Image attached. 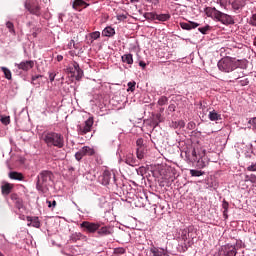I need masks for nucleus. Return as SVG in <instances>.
<instances>
[{
	"label": "nucleus",
	"instance_id": "8",
	"mask_svg": "<svg viewBox=\"0 0 256 256\" xmlns=\"http://www.w3.org/2000/svg\"><path fill=\"white\" fill-rule=\"evenodd\" d=\"M93 155H95V149L89 146H84L78 152H76L75 159L77 161H81V159L84 157H93Z\"/></svg>",
	"mask_w": 256,
	"mask_h": 256
},
{
	"label": "nucleus",
	"instance_id": "33",
	"mask_svg": "<svg viewBox=\"0 0 256 256\" xmlns=\"http://www.w3.org/2000/svg\"><path fill=\"white\" fill-rule=\"evenodd\" d=\"M47 207L49 209H53L54 207H57V201H55V198L50 197L46 200Z\"/></svg>",
	"mask_w": 256,
	"mask_h": 256
},
{
	"label": "nucleus",
	"instance_id": "5",
	"mask_svg": "<svg viewBox=\"0 0 256 256\" xmlns=\"http://www.w3.org/2000/svg\"><path fill=\"white\" fill-rule=\"evenodd\" d=\"M218 69L223 73H231L232 71H235L234 58H231L229 56L222 58L218 62Z\"/></svg>",
	"mask_w": 256,
	"mask_h": 256
},
{
	"label": "nucleus",
	"instance_id": "43",
	"mask_svg": "<svg viewBox=\"0 0 256 256\" xmlns=\"http://www.w3.org/2000/svg\"><path fill=\"white\" fill-rule=\"evenodd\" d=\"M136 155H137V158H138V159H143V157H145V155H144V153H143V147H139V148L137 149Z\"/></svg>",
	"mask_w": 256,
	"mask_h": 256
},
{
	"label": "nucleus",
	"instance_id": "53",
	"mask_svg": "<svg viewBox=\"0 0 256 256\" xmlns=\"http://www.w3.org/2000/svg\"><path fill=\"white\" fill-rule=\"evenodd\" d=\"M118 21H125L127 19V14H120L117 16Z\"/></svg>",
	"mask_w": 256,
	"mask_h": 256
},
{
	"label": "nucleus",
	"instance_id": "2",
	"mask_svg": "<svg viewBox=\"0 0 256 256\" xmlns=\"http://www.w3.org/2000/svg\"><path fill=\"white\" fill-rule=\"evenodd\" d=\"M204 13L207 17L219 21L222 25H235V19H233L231 15L223 13L215 7H206Z\"/></svg>",
	"mask_w": 256,
	"mask_h": 256
},
{
	"label": "nucleus",
	"instance_id": "49",
	"mask_svg": "<svg viewBox=\"0 0 256 256\" xmlns=\"http://www.w3.org/2000/svg\"><path fill=\"white\" fill-rule=\"evenodd\" d=\"M249 125H252V129L254 131H256V117L254 118H251L249 121H248Z\"/></svg>",
	"mask_w": 256,
	"mask_h": 256
},
{
	"label": "nucleus",
	"instance_id": "12",
	"mask_svg": "<svg viewBox=\"0 0 256 256\" xmlns=\"http://www.w3.org/2000/svg\"><path fill=\"white\" fill-rule=\"evenodd\" d=\"M111 179L115 181V174L111 173L109 170L104 171L99 177V181L102 185H109V183H111Z\"/></svg>",
	"mask_w": 256,
	"mask_h": 256
},
{
	"label": "nucleus",
	"instance_id": "15",
	"mask_svg": "<svg viewBox=\"0 0 256 256\" xmlns=\"http://www.w3.org/2000/svg\"><path fill=\"white\" fill-rule=\"evenodd\" d=\"M26 221L28 223V227H35L36 229H39V227H41L39 217L27 216Z\"/></svg>",
	"mask_w": 256,
	"mask_h": 256
},
{
	"label": "nucleus",
	"instance_id": "41",
	"mask_svg": "<svg viewBox=\"0 0 256 256\" xmlns=\"http://www.w3.org/2000/svg\"><path fill=\"white\" fill-rule=\"evenodd\" d=\"M167 101H168L167 97L162 96L158 100V105H160V107H163V105H167Z\"/></svg>",
	"mask_w": 256,
	"mask_h": 256
},
{
	"label": "nucleus",
	"instance_id": "16",
	"mask_svg": "<svg viewBox=\"0 0 256 256\" xmlns=\"http://www.w3.org/2000/svg\"><path fill=\"white\" fill-rule=\"evenodd\" d=\"M160 175H162V179H166L167 181H173L175 177L173 176V169H162L160 171Z\"/></svg>",
	"mask_w": 256,
	"mask_h": 256
},
{
	"label": "nucleus",
	"instance_id": "17",
	"mask_svg": "<svg viewBox=\"0 0 256 256\" xmlns=\"http://www.w3.org/2000/svg\"><path fill=\"white\" fill-rule=\"evenodd\" d=\"M181 29H184V31H191V29H197L199 27V23L197 22H180Z\"/></svg>",
	"mask_w": 256,
	"mask_h": 256
},
{
	"label": "nucleus",
	"instance_id": "55",
	"mask_svg": "<svg viewBox=\"0 0 256 256\" xmlns=\"http://www.w3.org/2000/svg\"><path fill=\"white\" fill-rule=\"evenodd\" d=\"M247 171H256V163H252L247 167Z\"/></svg>",
	"mask_w": 256,
	"mask_h": 256
},
{
	"label": "nucleus",
	"instance_id": "4",
	"mask_svg": "<svg viewBox=\"0 0 256 256\" xmlns=\"http://www.w3.org/2000/svg\"><path fill=\"white\" fill-rule=\"evenodd\" d=\"M44 142L48 147H57V149H63L65 147V138L61 133L48 132L44 135Z\"/></svg>",
	"mask_w": 256,
	"mask_h": 256
},
{
	"label": "nucleus",
	"instance_id": "37",
	"mask_svg": "<svg viewBox=\"0 0 256 256\" xmlns=\"http://www.w3.org/2000/svg\"><path fill=\"white\" fill-rule=\"evenodd\" d=\"M6 27L9 29V32L12 33V35H15V25H13V22H6Z\"/></svg>",
	"mask_w": 256,
	"mask_h": 256
},
{
	"label": "nucleus",
	"instance_id": "58",
	"mask_svg": "<svg viewBox=\"0 0 256 256\" xmlns=\"http://www.w3.org/2000/svg\"><path fill=\"white\" fill-rule=\"evenodd\" d=\"M71 47H75V40H71L68 44V49H71Z\"/></svg>",
	"mask_w": 256,
	"mask_h": 256
},
{
	"label": "nucleus",
	"instance_id": "50",
	"mask_svg": "<svg viewBox=\"0 0 256 256\" xmlns=\"http://www.w3.org/2000/svg\"><path fill=\"white\" fill-rule=\"evenodd\" d=\"M135 85H137V83L135 81L129 82L128 83V91H131V92L135 91Z\"/></svg>",
	"mask_w": 256,
	"mask_h": 256
},
{
	"label": "nucleus",
	"instance_id": "59",
	"mask_svg": "<svg viewBox=\"0 0 256 256\" xmlns=\"http://www.w3.org/2000/svg\"><path fill=\"white\" fill-rule=\"evenodd\" d=\"M159 123H161V122H159L155 119L152 120V125H154V127H159Z\"/></svg>",
	"mask_w": 256,
	"mask_h": 256
},
{
	"label": "nucleus",
	"instance_id": "19",
	"mask_svg": "<svg viewBox=\"0 0 256 256\" xmlns=\"http://www.w3.org/2000/svg\"><path fill=\"white\" fill-rule=\"evenodd\" d=\"M150 253H152L153 256H169L167 255V250L165 248H159L155 246L150 248Z\"/></svg>",
	"mask_w": 256,
	"mask_h": 256
},
{
	"label": "nucleus",
	"instance_id": "3",
	"mask_svg": "<svg viewBox=\"0 0 256 256\" xmlns=\"http://www.w3.org/2000/svg\"><path fill=\"white\" fill-rule=\"evenodd\" d=\"M54 177L55 176L53 175V172L49 170H43L42 172H40L37 176V190L41 191V193L49 192V187L51 186V183H53Z\"/></svg>",
	"mask_w": 256,
	"mask_h": 256
},
{
	"label": "nucleus",
	"instance_id": "45",
	"mask_svg": "<svg viewBox=\"0 0 256 256\" xmlns=\"http://www.w3.org/2000/svg\"><path fill=\"white\" fill-rule=\"evenodd\" d=\"M90 36H91V39L97 40L99 39V37H101V32L99 31L92 32Z\"/></svg>",
	"mask_w": 256,
	"mask_h": 256
},
{
	"label": "nucleus",
	"instance_id": "24",
	"mask_svg": "<svg viewBox=\"0 0 256 256\" xmlns=\"http://www.w3.org/2000/svg\"><path fill=\"white\" fill-rule=\"evenodd\" d=\"M81 239H85V235H83L81 232H76L70 237V241H72V243H77V241H81Z\"/></svg>",
	"mask_w": 256,
	"mask_h": 256
},
{
	"label": "nucleus",
	"instance_id": "52",
	"mask_svg": "<svg viewBox=\"0 0 256 256\" xmlns=\"http://www.w3.org/2000/svg\"><path fill=\"white\" fill-rule=\"evenodd\" d=\"M154 120L159 121V123H163V116L160 113L156 114Z\"/></svg>",
	"mask_w": 256,
	"mask_h": 256
},
{
	"label": "nucleus",
	"instance_id": "29",
	"mask_svg": "<svg viewBox=\"0 0 256 256\" xmlns=\"http://www.w3.org/2000/svg\"><path fill=\"white\" fill-rule=\"evenodd\" d=\"M122 61L128 65H133V54H124L122 56Z\"/></svg>",
	"mask_w": 256,
	"mask_h": 256
},
{
	"label": "nucleus",
	"instance_id": "27",
	"mask_svg": "<svg viewBox=\"0 0 256 256\" xmlns=\"http://www.w3.org/2000/svg\"><path fill=\"white\" fill-rule=\"evenodd\" d=\"M244 6L245 2H243L242 0H235L232 3V8L234 9V11H239V9H243Z\"/></svg>",
	"mask_w": 256,
	"mask_h": 256
},
{
	"label": "nucleus",
	"instance_id": "22",
	"mask_svg": "<svg viewBox=\"0 0 256 256\" xmlns=\"http://www.w3.org/2000/svg\"><path fill=\"white\" fill-rule=\"evenodd\" d=\"M234 69H247V60H237L234 58Z\"/></svg>",
	"mask_w": 256,
	"mask_h": 256
},
{
	"label": "nucleus",
	"instance_id": "63",
	"mask_svg": "<svg viewBox=\"0 0 256 256\" xmlns=\"http://www.w3.org/2000/svg\"><path fill=\"white\" fill-rule=\"evenodd\" d=\"M33 37H37V32L32 33Z\"/></svg>",
	"mask_w": 256,
	"mask_h": 256
},
{
	"label": "nucleus",
	"instance_id": "64",
	"mask_svg": "<svg viewBox=\"0 0 256 256\" xmlns=\"http://www.w3.org/2000/svg\"><path fill=\"white\" fill-rule=\"evenodd\" d=\"M70 171H74V169H73V168H70Z\"/></svg>",
	"mask_w": 256,
	"mask_h": 256
},
{
	"label": "nucleus",
	"instance_id": "39",
	"mask_svg": "<svg viewBox=\"0 0 256 256\" xmlns=\"http://www.w3.org/2000/svg\"><path fill=\"white\" fill-rule=\"evenodd\" d=\"M0 121H1V123H3V125H9V123H11V117L1 116Z\"/></svg>",
	"mask_w": 256,
	"mask_h": 256
},
{
	"label": "nucleus",
	"instance_id": "44",
	"mask_svg": "<svg viewBox=\"0 0 256 256\" xmlns=\"http://www.w3.org/2000/svg\"><path fill=\"white\" fill-rule=\"evenodd\" d=\"M197 163H198V167L200 169H204V167H207V162H205V160H203V158L199 159Z\"/></svg>",
	"mask_w": 256,
	"mask_h": 256
},
{
	"label": "nucleus",
	"instance_id": "32",
	"mask_svg": "<svg viewBox=\"0 0 256 256\" xmlns=\"http://www.w3.org/2000/svg\"><path fill=\"white\" fill-rule=\"evenodd\" d=\"M156 19L157 21H169V19H171V15L170 14H156Z\"/></svg>",
	"mask_w": 256,
	"mask_h": 256
},
{
	"label": "nucleus",
	"instance_id": "36",
	"mask_svg": "<svg viewBox=\"0 0 256 256\" xmlns=\"http://www.w3.org/2000/svg\"><path fill=\"white\" fill-rule=\"evenodd\" d=\"M191 177H201V175H205V172L201 170H190Z\"/></svg>",
	"mask_w": 256,
	"mask_h": 256
},
{
	"label": "nucleus",
	"instance_id": "35",
	"mask_svg": "<svg viewBox=\"0 0 256 256\" xmlns=\"http://www.w3.org/2000/svg\"><path fill=\"white\" fill-rule=\"evenodd\" d=\"M244 181H250V183H256V175L255 174H246L244 177Z\"/></svg>",
	"mask_w": 256,
	"mask_h": 256
},
{
	"label": "nucleus",
	"instance_id": "42",
	"mask_svg": "<svg viewBox=\"0 0 256 256\" xmlns=\"http://www.w3.org/2000/svg\"><path fill=\"white\" fill-rule=\"evenodd\" d=\"M42 77H43L42 75L32 76V84L39 85V79H41Z\"/></svg>",
	"mask_w": 256,
	"mask_h": 256
},
{
	"label": "nucleus",
	"instance_id": "57",
	"mask_svg": "<svg viewBox=\"0 0 256 256\" xmlns=\"http://www.w3.org/2000/svg\"><path fill=\"white\" fill-rule=\"evenodd\" d=\"M49 80H50L51 83H53L55 81V74L50 73L49 74Z\"/></svg>",
	"mask_w": 256,
	"mask_h": 256
},
{
	"label": "nucleus",
	"instance_id": "48",
	"mask_svg": "<svg viewBox=\"0 0 256 256\" xmlns=\"http://www.w3.org/2000/svg\"><path fill=\"white\" fill-rule=\"evenodd\" d=\"M81 68L79 67V63L74 62L73 63V68L72 71H70V73H73V75H75V71H79Z\"/></svg>",
	"mask_w": 256,
	"mask_h": 256
},
{
	"label": "nucleus",
	"instance_id": "23",
	"mask_svg": "<svg viewBox=\"0 0 256 256\" xmlns=\"http://www.w3.org/2000/svg\"><path fill=\"white\" fill-rule=\"evenodd\" d=\"M208 119H210V121H221V114L217 113V111L212 110L209 112L208 114Z\"/></svg>",
	"mask_w": 256,
	"mask_h": 256
},
{
	"label": "nucleus",
	"instance_id": "34",
	"mask_svg": "<svg viewBox=\"0 0 256 256\" xmlns=\"http://www.w3.org/2000/svg\"><path fill=\"white\" fill-rule=\"evenodd\" d=\"M1 71L4 73L5 78L8 79V81H11V79H13L11 70H9L7 67H1Z\"/></svg>",
	"mask_w": 256,
	"mask_h": 256
},
{
	"label": "nucleus",
	"instance_id": "28",
	"mask_svg": "<svg viewBox=\"0 0 256 256\" xmlns=\"http://www.w3.org/2000/svg\"><path fill=\"white\" fill-rule=\"evenodd\" d=\"M102 35H104V37H113V35H115V29H113L112 27H106L102 31Z\"/></svg>",
	"mask_w": 256,
	"mask_h": 256
},
{
	"label": "nucleus",
	"instance_id": "31",
	"mask_svg": "<svg viewBox=\"0 0 256 256\" xmlns=\"http://www.w3.org/2000/svg\"><path fill=\"white\" fill-rule=\"evenodd\" d=\"M143 17L147 21H155V19H157V14H155L153 12H146L143 14Z\"/></svg>",
	"mask_w": 256,
	"mask_h": 256
},
{
	"label": "nucleus",
	"instance_id": "11",
	"mask_svg": "<svg viewBox=\"0 0 256 256\" xmlns=\"http://www.w3.org/2000/svg\"><path fill=\"white\" fill-rule=\"evenodd\" d=\"M5 198L8 200L10 199V201H12L15 204L17 209H23V200L19 198L17 193H7L5 194Z\"/></svg>",
	"mask_w": 256,
	"mask_h": 256
},
{
	"label": "nucleus",
	"instance_id": "40",
	"mask_svg": "<svg viewBox=\"0 0 256 256\" xmlns=\"http://www.w3.org/2000/svg\"><path fill=\"white\" fill-rule=\"evenodd\" d=\"M209 29H211V26L206 25L204 27L198 28V31H200V33H202V35H207V31H209Z\"/></svg>",
	"mask_w": 256,
	"mask_h": 256
},
{
	"label": "nucleus",
	"instance_id": "56",
	"mask_svg": "<svg viewBox=\"0 0 256 256\" xmlns=\"http://www.w3.org/2000/svg\"><path fill=\"white\" fill-rule=\"evenodd\" d=\"M136 145H137L138 147H143V139H142V138L138 139V140L136 141Z\"/></svg>",
	"mask_w": 256,
	"mask_h": 256
},
{
	"label": "nucleus",
	"instance_id": "46",
	"mask_svg": "<svg viewBox=\"0 0 256 256\" xmlns=\"http://www.w3.org/2000/svg\"><path fill=\"white\" fill-rule=\"evenodd\" d=\"M249 25H252V27H256V13L250 17Z\"/></svg>",
	"mask_w": 256,
	"mask_h": 256
},
{
	"label": "nucleus",
	"instance_id": "6",
	"mask_svg": "<svg viewBox=\"0 0 256 256\" xmlns=\"http://www.w3.org/2000/svg\"><path fill=\"white\" fill-rule=\"evenodd\" d=\"M180 237L184 242L193 240L197 237V229L194 226H188L181 230Z\"/></svg>",
	"mask_w": 256,
	"mask_h": 256
},
{
	"label": "nucleus",
	"instance_id": "30",
	"mask_svg": "<svg viewBox=\"0 0 256 256\" xmlns=\"http://www.w3.org/2000/svg\"><path fill=\"white\" fill-rule=\"evenodd\" d=\"M125 164L133 167V165H135V156H133L131 153L128 154L125 158Z\"/></svg>",
	"mask_w": 256,
	"mask_h": 256
},
{
	"label": "nucleus",
	"instance_id": "47",
	"mask_svg": "<svg viewBox=\"0 0 256 256\" xmlns=\"http://www.w3.org/2000/svg\"><path fill=\"white\" fill-rule=\"evenodd\" d=\"M145 173H147V168L142 166L139 169H137V174L141 175V177H143V175H145Z\"/></svg>",
	"mask_w": 256,
	"mask_h": 256
},
{
	"label": "nucleus",
	"instance_id": "13",
	"mask_svg": "<svg viewBox=\"0 0 256 256\" xmlns=\"http://www.w3.org/2000/svg\"><path fill=\"white\" fill-rule=\"evenodd\" d=\"M17 69H20L21 71H31L35 67V62L33 60H26L22 61L19 64H15Z\"/></svg>",
	"mask_w": 256,
	"mask_h": 256
},
{
	"label": "nucleus",
	"instance_id": "10",
	"mask_svg": "<svg viewBox=\"0 0 256 256\" xmlns=\"http://www.w3.org/2000/svg\"><path fill=\"white\" fill-rule=\"evenodd\" d=\"M93 117H89L84 125H79L78 126V133L80 135H87V133H91V128L93 127Z\"/></svg>",
	"mask_w": 256,
	"mask_h": 256
},
{
	"label": "nucleus",
	"instance_id": "21",
	"mask_svg": "<svg viewBox=\"0 0 256 256\" xmlns=\"http://www.w3.org/2000/svg\"><path fill=\"white\" fill-rule=\"evenodd\" d=\"M8 176L14 181H23L25 179V176H23V173L21 172L12 171Z\"/></svg>",
	"mask_w": 256,
	"mask_h": 256
},
{
	"label": "nucleus",
	"instance_id": "26",
	"mask_svg": "<svg viewBox=\"0 0 256 256\" xmlns=\"http://www.w3.org/2000/svg\"><path fill=\"white\" fill-rule=\"evenodd\" d=\"M222 209H223V217L224 219H228L229 215V202L227 200H223L222 202Z\"/></svg>",
	"mask_w": 256,
	"mask_h": 256
},
{
	"label": "nucleus",
	"instance_id": "54",
	"mask_svg": "<svg viewBox=\"0 0 256 256\" xmlns=\"http://www.w3.org/2000/svg\"><path fill=\"white\" fill-rule=\"evenodd\" d=\"M115 253H118L119 255H124L125 248H116Z\"/></svg>",
	"mask_w": 256,
	"mask_h": 256
},
{
	"label": "nucleus",
	"instance_id": "25",
	"mask_svg": "<svg viewBox=\"0 0 256 256\" xmlns=\"http://www.w3.org/2000/svg\"><path fill=\"white\" fill-rule=\"evenodd\" d=\"M1 191H2V193H11V191H13V184L4 182L1 185Z\"/></svg>",
	"mask_w": 256,
	"mask_h": 256
},
{
	"label": "nucleus",
	"instance_id": "60",
	"mask_svg": "<svg viewBox=\"0 0 256 256\" xmlns=\"http://www.w3.org/2000/svg\"><path fill=\"white\" fill-rule=\"evenodd\" d=\"M139 65H140V67H142V69H145L147 67V64L143 61H140Z\"/></svg>",
	"mask_w": 256,
	"mask_h": 256
},
{
	"label": "nucleus",
	"instance_id": "9",
	"mask_svg": "<svg viewBox=\"0 0 256 256\" xmlns=\"http://www.w3.org/2000/svg\"><path fill=\"white\" fill-rule=\"evenodd\" d=\"M237 247L233 244H225L219 250V256H236Z\"/></svg>",
	"mask_w": 256,
	"mask_h": 256
},
{
	"label": "nucleus",
	"instance_id": "14",
	"mask_svg": "<svg viewBox=\"0 0 256 256\" xmlns=\"http://www.w3.org/2000/svg\"><path fill=\"white\" fill-rule=\"evenodd\" d=\"M134 205L135 207H143L147 202V193H138L135 196Z\"/></svg>",
	"mask_w": 256,
	"mask_h": 256
},
{
	"label": "nucleus",
	"instance_id": "20",
	"mask_svg": "<svg viewBox=\"0 0 256 256\" xmlns=\"http://www.w3.org/2000/svg\"><path fill=\"white\" fill-rule=\"evenodd\" d=\"M135 196V193H122L120 195L122 201H126V203H133V205H135Z\"/></svg>",
	"mask_w": 256,
	"mask_h": 256
},
{
	"label": "nucleus",
	"instance_id": "51",
	"mask_svg": "<svg viewBox=\"0 0 256 256\" xmlns=\"http://www.w3.org/2000/svg\"><path fill=\"white\" fill-rule=\"evenodd\" d=\"M242 77H245V73L243 71L234 73V79H241Z\"/></svg>",
	"mask_w": 256,
	"mask_h": 256
},
{
	"label": "nucleus",
	"instance_id": "62",
	"mask_svg": "<svg viewBox=\"0 0 256 256\" xmlns=\"http://www.w3.org/2000/svg\"><path fill=\"white\" fill-rule=\"evenodd\" d=\"M193 157H197V152L195 150L192 151Z\"/></svg>",
	"mask_w": 256,
	"mask_h": 256
},
{
	"label": "nucleus",
	"instance_id": "61",
	"mask_svg": "<svg viewBox=\"0 0 256 256\" xmlns=\"http://www.w3.org/2000/svg\"><path fill=\"white\" fill-rule=\"evenodd\" d=\"M62 59H63V55H58V56H57V61H58V62H61Z\"/></svg>",
	"mask_w": 256,
	"mask_h": 256
},
{
	"label": "nucleus",
	"instance_id": "7",
	"mask_svg": "<svg viewBox=\"0 0 256 256\" xmlns=\"http://www.w3.org/2000/svg\"><path fill=\"white\" fill-rule=\"evenodd\" d=\"M25 7L32 15L39 17L41 15V7H39V2L36 0H28L25 2Z\"/></svg>",
	"mask_w": 256,
	"mask_h": 256
},
{
	"label": "nucleus",
	"instance_id": "1",
	"mask_svg": "<svg viewBox=\"0 0 256 256\" xmlns=\"http://www.w3.org/2000/svg\"><path fill=\"white\" fill-rule=\"evenodd\" d=\"M80 227L85 233H97L98 237H107L108 235H113V228L105 225V223L101 221H83L80 224Z\"/></svg>",
	"mask_w": 256,
	"mask_h": 256
},
{
	"label": "nucleus",
	"instance_id": "18",
	"mask_svg": "<svg viewBox=\"0 0 256 256\" xmlns=\"http://www.w3.org/2000/svg\"><path fill=\"white\" fill-rule=\"evenodd\" d=\"M72 7L76 11H81V9H87V7H89V4L83 0H74Z\"/></svg>",
	"mask_w": 256,
	"mask_h": 256
},
{
	"label": "nucleus",
	"instance_id": "38",
	"mask_svg": "<svg viewBox=\"0 0 256 256\" xmlns=\"http://www.w3.org/2000/svg\"><path fill=\"white\" fill-rule=\"evenodd\" d=\"M74 76L76 81H81V79L83 78V71L81 69L76 70Z\"/></svg>",
	"mask_w": 256,
	"mask_h": 256
}]
</instances>
